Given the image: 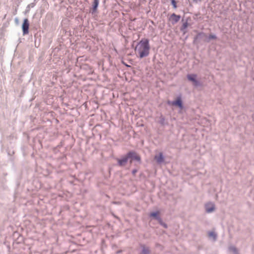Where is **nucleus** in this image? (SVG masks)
<instances>
[{
  "label": "nucleus",
  "instance_id": "1",
  "mask_svg": "<svg viewBox=\"0 0 254 254\" xmlns=\"http://www.w3.org/2000/svg\"><path fill=\"white\" fill-rule=\"evenodd\" d=\"M150 48L149 40L144 38L141 39L136 45L135 52L140 58H142L149 55Z\"/></svg>",
  "mask_w": 254,
  "mask_h": 254
},
{
  "label": "nucleus",
  "instance_id": "2",
  "mask_svg": "<svg viewBox=\"0 0 254 254\" xmlns=\"http://www.w3.org/2000/svg\"><path fill=\"white\" fill-rule=\"evenodd\" d=\"M29 23L28 19L26 18L24 20L22 24V28L24 35L27 34L29 33Z\"/></svg>",
  "mask_w": 254,
  "mask_h": 254
},
{
  "label": "nucleus",
  "instance_id": "3",
  "mask_svg": "<svg viewBox=\"0 0 254 254\" xmlns=\"http://www.w3.org/2000/svg\"><path fill=\"white\" fill-rule=\"evenodd\" d=\"M206 212L211 213L215 210V205L212 203H209L205 204V206Z\"/></svg>",
  "mask_w": 254,
  "mask_h": 254
},
{
  "label": "nucleus",
  "instance_id": "4",
  "mask_svg": "<svg viewBox=\"0 0 254 254\" xmlns=\"http://www.w3.org/2000/svg\"><path fill=\"white\" fill-rule=\"evenodd\" d=\"M140 247L141 251L140 254H150L151 251L148 247L146 246L144 244H141Z\"/></svg>",
  "mask_w": 254,
  "mask_h": 254
},
{
  "label": "nucleus",
  "instance_id": "5",
  "mask_svg": "<svg viewBox=\"0 0 254 254\" xmlns=\"http://www.w3.org/2000/svg\"><path fill=\"white\" fill-rule=\"evenodd\" d=\"M181 18V16L180 15H176L175 13H173L170 18V20L172 22L173 24L176 23L178 22Z\"/></svg>",
  "mask_w": 254,
  "mask_h": 254
},
{
  "label": "nucleus",
  "instance_id": "6",
  "mask_svg": "<svg viewBox=\"0 0 254 254\" xmlns=\"http://www.w3.org/2000/svg\"><path fill=\"white\" fill-rule=\"evenodd\" d=\"M125 159H140V157L138 155V154L135 152H129Z\"/></svg>",
  "mask_w": 254,
  "mask_h": 254
},
{
  "label": "nucleus",
  "instance_id": "7",
  "mask_svg": "<svg viewBox=\"0 0 254 254\" xmlns=\"http://www.w3.org/2000/svg\"><path fill=\"white\" fill-rule=\"evenodd\" d=\"M160 212L159 211H154L150 213V217L153 218L154 219L156 220L158 222L161 219V218L159 216Z\"/></svg>",
  "mask_w": 254,
  "mask_h": 254
},
{
  "label": "nucleus",
  "instance_id": "8",
  "mask_svg": "<svg viewBox=\"0 0 254 254\" xmlns=\"http://www.w3.org/2000/svg\"><path fill=\"white\" fill-rule=\"evenodd\" d=\"M171 104L174 106H178L181 109L183 108L182 102L180 97H178L176 101L172 102Z\"/></svg>",
  "mask_w": 254,
  "mask_h": 254
},
{
  "label": "nucleus",
  "instance_id": "9",
  "mask_svg": "<svg viewBox=\"0 0 254 254\" xmlns=\"http://www.w3.org/2000/svg\"><path fill=\"white\" fill-rule=\"evenodd\" d=\"M99 3V0H93V2L92 4V13H93L96 12L97 10V7L98 6Z\"/></svg>",
  "mask_w": 254,
  "mask_h": 254
},
{
  "label": "nucleus",
  "instance_id": "10",
  "mask_svg": "<svg viewBox=\"0 0 254 254\" xmlns=\"http://www.w3.org/2000/svg\"><path fill=\"white\" fill-rule=\"evenodd\" d=\"M187 77L189 80L193 82L195 85L197 84V81L196 80V75L195 74H189Z\"/></svg>",
  "mask_w": 254,
  "mask_h": 254
},
{
  "label": "nucleus",
  "instance_id": "11",
  "mask_svg": "<svg viewBox=\"0 0 254 254\" xmlns=\"http://www.w3.org/2000/svg\"><path fill=\"white\" fill-rule=\"evenodd\" d=\"M118 164L120 166L123 167L126 165L128 160H118Z\"/></svg>",
  "mask_w": 254,
  "mask_h": 254
},
{
  "label": "nucleus",
  "instance_id": "12",
  "mask_svg": "<svg viewBox=\"0 0 254 254\" xmlns=\"http://www.w3.org/2000/svg\"><path fill=\"white\" fill-rule=\"evenodd\" d=\"M230 251L233 252L234 254H239L238 249L234 246H231L229 247Z\"/></svg>",
  "mask_w": 254,
  "mask_h": 254
},
{
  "label": "nucleus",
  "instance_id": "13",
  "mask_svg": "<svg viewBox=\"0 0 254 254\" xmlns=\"http://www.w3.org/2000/svg\"><path fill=\"white\" fill-rule=\"evenodd\" d=\"M158 222V223H159L160 225H161V226H162V227H163L164 228L167 229V228H168V225H167V224L166 223H164V222L162 221V219H161L160 221H159Z\"/></svg>",
  "mask_w": 254,
  "mask_h": 254
},
{
  "label": "nucleus",
  "instance_id": "14",
  "mask_svg": "<svg viewBox=\"0 0 254 254\" xmlns=\"http://www.w3.org/2000/svg\"><path fill=\"white\" fill-rule=\"evenodd\" d=\"M208 236L210 237H212L215 240L216 239L217 235L213 232H209L208 233Z\"/></svg>",
  "mask_w": 254,
  "mask_h": 254
},
{
  "label": "nucleus",
  "instance_id": "15",
  "mask_svg": "<svg viewBox=\"0 0 254 254\" xmlns=\"http://www.w3.org/2000/svg\"><path fill=\"white\" fill-rule=\"evenodd\" d=\"M156 164L158 165H161L162 163H166L165 160H156Z\"/></svg>",
  "mask_w": 254,
  "mask_h": 254
},
{
  "label": "nucleus",
  "instance_id": "16",
  "mask_svg": "<svg viewBox=\"0 0 254 254\" xmlns=\"http://www.w3.org/2000/svg\"><path fill=\"white\" fill-rule=\"evenodd\" d=\"M159 156L158 157V156H156L155 157L154 159H163V155H162V153L160 152L159 153Z\"/></svg>",
  "mask_w": 254,
  "mask_h": 254
},
{
  "label": "nucleus",
  "instance_id": "17",
  "mask_svg": "<svg viewBox=\"0 0 254 254\" xmlns=\"http://www.w3.org/2000/svg\"><path fill=\"white\" fill-rule=\"evenodd\" d=\"M171 3L173 5L174 8H176L177 7V4L176 1L175 0H171Z\"/></svg>",
  "mask_w": 254,
  "mask_h": 254
},
{
  "label": "nucleus",
  "instance_id": "18",
  "mask_svg": "<svg viewBox=\"0 0 254 254\" xmlns=\"http://www.w3.org/2000/svg\"><path fill=\"white\" fill-rule=\"evenodd\" d=\"M209 38L210 39H215L216 38V37L215 35H210L209 36Z\"/></svg>",
  "mask_w": 254,
  "mask_h": 254
},
{
  "label": "nucleus",
  "instance_id": "19",
  "mask_svg": "<svg viewBox=\"0 0 254 254\" xmlns=\"http://www.w3.org/2000/svg\"><path fill=\"white\" fill-rule=\"evenodd\" d=\"M137 172V169H133L132 171V175H135V174H136V173Z\"/></svg>",
  "mask_w": 254,
  "mask_h": 254
},
{
  "label": "nucleus",
  "instance_id": "20",
  "mask_svg": "<svg viewBox=\"0 0 254 254\" xmlns=\"http://www.w3.org/2000/svg\"><path fill=\"white\" fill-rule=\"evenodd\" d=\"M183 26H184V28H186L187 27V24H184Z\"/></svg>",
  "mask_w": 254,
  "mask_h": 254
},
{
  "label": "nucleus",
  "instance_id": "21",
  "mask_svg": "<svg viewBox=\"0 0 254 254\" xmlns=\"http://www.w3.org/2000/svg\"><path fill=\"white\" fill-rule=\"evenodd\" d=\"M193 0V1L196 2H198V1H201V0Z\"/></svg>",
  "mask_w": 254,
  "mask_h": 254
},
{
  "label": "nucleus",
  "instance_id": "22",
  "mask_svg": "<svg viewBox=\"0 0 254 254\" xmlns=\"http://www.w3.org/2000/svg\"><path fill=\"white\" fill-rule=\"evenodd\" d=\"M121 253V251H118V252H117V254H119V253Z\"/></svg>",
  "mask_w": 254,
  "mask_h": 254
},
{
  "label": "nucleus",
  "instance_id": "23",
  "mask_svg": "<svg viewBox=\"0 0 254 254\" xmlns=\"http://www.w3.org/2000/svg\"><path fill=\"white\" fill-rule=\"evenodd\" d=\"M136 160V161H138V162H140V160H139V159Z\"/></svg>",
  "mask_w": 254,
  "mask_h": 254
},
{
  "label": "nucleus",
  "instance_id": "24",
  "mask_svg": "<svg viewBox=\"0 0 254 254\" xmlns=\"http://www.w3.org/2000/svg\"><path fill=\"white\" fill-rule=\"evenodd\" d=\"M132 160H130V161H130V163H132Z\"/></svg>",
  "mask_w": 254,
  "mask_h": 254
}]
</instances>
